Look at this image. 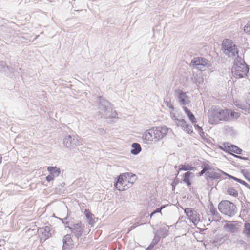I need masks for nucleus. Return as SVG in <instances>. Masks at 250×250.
I'll return each instance as SVG.
<instances>
[{"label":"nucleus","instance_id":"35","mask_svg":"<svg viewBox=\"0 0 250 250\" xmlns=\"http://www.w3.org/2000/svg\"><path fill=\"white\" fill-rule=\"evenodd\" d=\"M160 231L162 233V235L163 237H165L167 234L168 229H167L166 228L161 229H160Z\"/></svg>","mask_w":250,"mask_h":250},{"label":"nucleus","instance_id":"47","mask_svg":"<svg viewBox=\"0 0 250 250\" xmlns=\"http://www.w3.org/2000/svg\"><path fill=\"white\" fill-rule=\"evenodd\" d=\"M153 247H150V245L146 250H150V249L151 248H152Z\"/></svg>","mask_w":250,"mask_h":250},{"label":"nucleus","instance_id":"45","mask_svg":"<svg viewBox=\"0 0 250 250\" xmlns=\"http://www.w3.org/2000/svg\"><path fill=\"white\" fill-rule=\"evenodd\" d=\"M235 157H237V158H239L240 159H244V160H247V158H245V157H242L241 156H237V155H235Z\"/></svg>","mask_w":250,"mask_h":250},{"label":"nucleus","instance_id":"32","mask_svg":"<svg viewBox=\"0 0 250 250\" xmlns=\"http://www.w3.org/2000/svg\"><path fill=\"white\" fill-rule=\"evenodd\" d=\"M164 103L165 105L167 106V107H168L169 109H171L172 111H174L175 110V108L172 104L167 100L164 101Z\"/></svg>","mask_w":250,"mask_h":250},{"label":"nucleus","instance_id":"2","mask_svg":"<svg viewBox=\"0 0 250 250\" xmlns=\"http://www.w3.org/2000/svg\"><path fill=\"white\" fill-rule=\"evenodd\" d=\"M99 113L101 117L114 118L117 116V112L113 109V105L108 101L102 97H99Z\"/></svg>","mask_w":250,"mask_h":250},{"label":"nucleus","instance_id":"42","mask_svg":"<svg viewBox=\"0 0 250 250\" xmlns=\"http://www.w3.org/2000/svg\"><path fill=\"white\" fill-rule=\"evenodd\" d=\"M194 127L198 129V130L199 132H200L202 130V128L201 127H200V126H199L198 125H196V124L195 125Z\"/></svg>","mask_w":250,"mask_h":250},{"label":"nucleus","instance_id":"33","mask_svg":"<svg viewBox=\"0 0 250 250\" xmlns=\"http://www.w3.org/2000/svg\"><path fill=\"white\" fill-rule=\"evenodd\" d=\"M234 180L235 181H236L237 182H238L239 183L243 184V185H244L247 188H249L250 186L245 181H243V180H242L241 179H238L237 178H234Z\"/></svg>","mask_w":250,"mask_h":250},{"label":"nucleus","instance_id":"13","mask_svg":"<svg viewBox=\"0 0 250 250\" xmlns=\"http://www.w3.org/2000/svg\"><path fill=\"white\" fill-rule=\"evenodd\" d=\"M51 229L49 226H45L38 229V233L41 236V240L45 241L51 236Z\"/></svg>","mask_w":250,"mask_h":250},{"label":"nucleus","instance_id":"38","mask_svg":"<svg viewBox=\"0 0 250 250\" xmlns=\"http://www.w3.org/2000/svg\"><path fill=\"white\" fill-rule=\"evenodd\" d=\"M202 167L204 169H205L206 172L209 170L210 169V166H209L208 165V164H204L203 165H202Z\"/></svg>","mask_w":250,"mask_h":250},{"label":"nucleus","instance_id":"4","mask_svg":"<svg viewBox=\"0 0 250 250\" xmlns=\"http://www.w3.org/2000/svg\"><path fill=\"white\" fill-rule=\"evenodd\" d=\"M219 210L229 217L233 216L237 212L236 206L228 200L222 201L218 205Z\"/></svg>","mask_w":250,"mask_h":250},{"label":"nucleus","instance_id":"49","mask_svg":"<svg viewBox=\"0 0 250 250\" xmlns=\"http://www.w3.org/2000/svg\"><path fill=\"white\" fill-rule=\"evenodd\" d=\"M64 219V220H66L67 219V217H65Z\"/></svg>","mask_w":250,"mask_h":250},{"label":"nucleus","instance_id":"24","mask_svg":"<svg viewBox=\"0 0 250 250\" xmlns=\"http://www.w3.org/2000/svg\"><path fill=\"white\" fill-rule=\"evenodd\" d=\"M224 227L227 231L231 233H234L236 231L237 228L235 225L232 223H227Z\"/></svg>","mask_w":250,"mask_h":250},{"label":"nucleus","instance_id":"16","mask_svg":"<svg viewBox=\"0 0 250 250\" xmlns=\"http://www.w3.org/2000/svg\"><path fill=\"white\" fill-rule=\"evenodd\" d=\"M192 79L193 82L198 87L202 86L205 84V81L201 72L198 74H193Z\"/></svg>","mask_w":250,"mask_h":250},{"label":"nucleus","instance_id":"27","mask_svg":"<svg viewBox=\"0 0 250 250\" xmlns=\"http://www.w3.org/2000/svg\"><path fill=\"white\" fill-rule=\"evenodd\" d=\"M229 116L230 120H235L238 119L240 117V114L238 112L232 111L231 110L229 109Z\"/></svg>","mask_w":250,"mask_h":250},{"label":"nucleus","instance_id":"26","mask_svg":"<svg viewBox=\"0 0 250 250\" xmlns=\"http://www.w3.org/2000/svg\"><path fill=\"white\" fill-rule=\"evenodd\" d=\"M170 115L171 119L176 123V121H178L181 117V115L177 112H174L173 111L170 112Z\"/></svg>","mask_w":250,"mask_h":250},{"label":"nucleus","instance_id":"28","mask_svg":"<svg viewBox=\"0 0 250 250\" xmlns=\"http://www.w3.org/2000/svg\"><path fill=\"white\" fill-rule=\"evenodd\" d=\"M227 192L229 194L235 197H237L238 195V193L237 190L232 188H228L227 189Z\"/></svg>","mask_w":250,"mask_h":250},{"label":"nucleus","instance_id":"31","mask_svg":"<svg viewBox=\"0 0 250 250\" xmlns=\"http://www.w3.org/2000/svg\"><path fill=\"white\" fill-rule=\"evenodd\" d=\"M160 240V237L158 235H155L152 243L150 244V247H153L154 245L157 244Z\"/></svg>","mask_w":250,"mask_h":250},{"label":"nucleus","instance_id":"14","mask_svg":"<svg viewBox=\"0 0 250 250\" xmlns=\"http://www.w3.org/2000/svg\"><path fill=\"white\" fill-rule=\"evenodd\" d=\"M178 126L181 127L183 130L187 132L188 134L192 133V127L189 124H188L186 121L182 118H180L175 123Z\"/></svg>","mask_w":250,"mask_h":250},{"label":"nucleus","instance_id":"10","mask_svg":"<svg viewBox=\"0 0 250 250\" xmlns=\"http://www.w3.org/2000/svg\"><path fill=\"white\" fill-rule=\"evenodd\" d=\"M176 96L178 99V102L181 105H187L190 102L189 97L187 95V93L180 89H176L175 91Z\"/></svg>","mask_w":250,"mask_h":250},{"label":"nucleus","instance_id":"22","mask_svg":"<svg viewBox=\"0 0 250 250\" xmlns=\"http://www.w3.org/2000/svg\"><path fill=\"white\" fill-rule=\"evenodd\" d=\"M194 175V174L191 172H187L184 174V178L183 181L186 183L188 186H190L191 184L190 180V177Z\"/></svg>","mask_w":250,"mask_h":250},{"label":"nucleus","instance_id":"23","mask_svg":"<svg viewBox=\"0 0 250 250\" xmlns=\"http://www.w3.org/2000/svg\"><path fill=\"white\" fill-rule=\"evenodd\" d=\"M183 110L185 111L186 114L188 115L189 118V119L192 123H196L197 122L196 119L194 115L186 107L184 106L183 107Z\"/></svg>","mask_w":250,"mask_h":250},{"label":"nucleus","instance_id":"5","mask_svg":"<svg viewBox=\"0 0 250 250\" xmlns=\"http://www.w3.org/2000/svg\"><path fill=\"white\" fill-rule=\"evenodd\" d=\"M231 71L233 75L235 78H243L247 76L249 68L244 61H237L234 64Z\"/></svg>","mask_w":250,"mask_h":250},{"label":"nucleus","instance_id":"1","mask_svg":"<svg viewBox=\"0 0 250 250\" xmlns=\"http://www.w3.org/2000/svg\"><path fill=\"white\" fill-rule=\"evenodd\" d=\"M208 122L211 125L217 124L220 121H230L229 109L211 108L208 113Z\"/></svg>","mask_w":250,"mask_h":250},{"label":"nucleus","instance_id":"18","mask_svg":"<svg viewBox=\"0 0 250 250\" xmlns=\"http://www.w3.org/2000/svg\"><path fill=\"white\" fill-rule=\"evenodd\" d=\"M47 170L51 173L55 178L58 177L61 172L60 169L56 167L49 166L47 167Z\"/></svg>","mask_w":250,"mask_h":250},{"label":"nucleus","instance_id":"29","mask_svg":"<svg viewBox=\"0 0 250 250\" xmlns=\"http://www.w3.org/2000/svg\"><path fill=\"white\" fill-rule=\"evenodd\" d=\"M206 174L208 177L213 179H218L220 177V174L218 173H211L210 172H206Z\"/></svg>","mask_w":250,"mask_h":250},{"label":"nucleus","instance_id":"34","mask_svg":"<svg viewBox=\"0 0 250 250\" xmlns=\"http://www.w3.org/2000/svg\"><path fill=\"white\" fill-rule=\"evenodd\" d=\"M244 31L246 33H250V21L244 27Z\"/></svg>","mask_w":250,"mask_h":250},{"label":"nucleus","instance_id":"8","mask_svg":"<svg viewBox=\"0 0 250 250\" xmlns=\"http://www.w3.org/2000/svg\"><path fill=\"white\" fill-rule=\"evenodd\" d=\"M191 62L195 66L196 69L200 71H203L206 68H208L210 66L209 62L203 58H195L192 60Z\"/></svg>","mask_w":250,"mask_h":250},{"label":"nucleus","instance_id":"6","mask_svg":"<svg viewBox=\"0 0 250 250\" xmlns=\"http://www.w3.org/2000/svg\"><path fill=\"white\" fill-rule=\"evenodd\" d=\"M224 53L229 57L234 58L238 56V51L236 45L229 39H226L222 42Z\"/></svg>","mask_w":250,"mask_h":250},{"label":"nucleus","instance_id":"46","mask_svg":"<svg viewBox=\"0 0 250 250\" xmlns=\"http://www.w3.org/2000/svg\"><path fill=\"white\" fill-rule=\"evenodd\" d=\"M227 175L231 179H232L234 180V178H237L236 177H234V176H231V175Z\"/></svg>","mask_w":250,"mask_h":250},{"label":"nucleus","instance_id":"3","mask_svg":"<svg viewBox=\"0 0 250 250\" xmlns=\"http://www.w3.org/2000/svg\"><path fill=\"white\" fill-rule=\"evenodd\" d=\"M136 180V175L125 173L119 176L115 184L116 188L119 191H124L130 188Z\"/></svg>","mask_w":250,"mask_h":250},{"label":"nucleus","instance_id":"17","mask_svg":"<svg viewBox=\"0 0 250 250\" xmlns=\"http://www.w3.org/2000/svg\"><path fill=\"white\" fill-rule=\"evenodd\" d=\"M153 129L146 130L142 136V138L146 141H155V138L153 136Z\"/></svg>","mask_w":250,"mask_h":250},{"label":"nucleus","instance_id":"15","mask_svg":"<svg viewBox=\"0 0 250 250\" xmlns=\"http://www.w3.org/2000/svg\"><path fill=\"white\" fill-rule=\"evenodd\" d=\"M73 246V241L70 235L67 234L63 239V250H70Z\"/></svg>","mask_w":250,"mask_h":250},{"label":"nucleus","instance_id":"43","mask_svg":"<svg viewBox=\"0 0 250 250\" xmlns=\"http://www.w3.org/2000/svg\"><path fill=\"white\" fill-rule=\"evenodd\" d=\"M205 172H207L205 169H203L201 170V171L199 173V176L203 175Z\"/></svg>","mask_w":250,"mask_h":250},{"label":"nucleus","instance_id":"19","mask_svg":"<svg viewBox=\"0 0 250 250\" xmlns=\"http://www.w3.org/2000/svg\"><path fill=\"white\" fill-rule=\"evenodd\" d=\"M131 146L132 149H131L130 152L133 155H137L141 151V147L140 145L137 143H134L132 144Z\"/></svg>","mask_w":250,"mask_h":250},{"label":"nucleus","instance_id":"44","mask_svg":"<svg viewBox=\"0 0 250 250\" xmlns=\"http://www.w3.org/2000/svg\"><path fill=\"white\" fill-rule=\"evenodd\" d=\"M244 176H245V178L250 182V177L249 176V175L247 174H245Z\"/></svg>","mask_w":250,"mask_h":250},{"label":"nucleus","instance_id":"21","mask_svg":"<svg viewBox=\"0 0 250 250\" xmlns=\"http://www.w3.org/2000/svg\"><path fill=\"white\" fill-rule=\"evenodd\" d=\"M243 234L248 238H250V223L245 222L243 230Z\"/></svg>","mask_w":250,"mask_h":250},{"label":"nucleus","instance_id":"20","mask_svg":"<svg viewBox=\"0 0 250 250\" xmlns=\"http://www.w3.org/2000/svg\"><path fill=\"white\" fill-rule=\"evenodd\" d=\"M227 149L229 152H234L238 154H241L242 153V150L234 145L228 146Z\"/></svg>","mask_w":250,"mask_h":250},{"label":"nucleus","instance_id":"25","mask_svg":"<svg viewBox=\"0 0 250 250\" xmlns=\"http://www.w3.org/2000/svg\"><path fill=\"white\" fill-rule=\"evenodd\" d=\"M195 169L194 167H192L188 164H184L181 165L179 166V170H184V171H188V170H194Z\"/></svg>","mask_w":250,"mask_h":250},{"label":"nucleus","instance_id":"36","mask_svg":"<svg viewBox=\"0 0 250 250\" xmlns=\"http://www.w3.org/2000/svg\"><path fill=\"white\" fill-rule=\"evenodd\" d=\"M84 214L87 218L91 219L92 218V214L89 211L85 210Z\"/></svg>","mask_w":250,"mask_h":250},{"label":"nucleus","instance_id":"39","mask_svg":"<svg viewBox=\"0 0 250 250\" xmlns=\"http://www.w3.org/2000/svg\"><path fill=\"white\" fill-rule=\"evenodd\" d=\"M165 208V206H162L161 208H156L154 211H153V213H159L161 212V210L163 208Z\"/></svg>","mask_w":250,"mask_h":250},{"label":"nucleus","instance_id":"48","mask_svg":"<svg viewBox=\"0 0 250 250\" xmlns=\"http://www.w3.org/2000/svg\"><path fill=\"white\" fill-rule=\"evenodd\" d=\"M155 214V213H153V211L150 214V217L151 218L152 216Z\"/></svg>","mask_w":250,"mask_h":250},{"label":"nucleus","instance_id":"37","mask_svg":"<svg viewBox=\"0 0 250 250\" xmlns=\"http://www.w3.org/2000/svg\"><path fill=\"white\" fill-rule=\"evenodd\" d=\"M54 178L55 177L51 173H50L49 175L46 176V180L47 181L50 182L53 180Z\"/></svg>","mask_w":250,"mask_h":250},{"label":"nucleus","instance_id":"9","mask_svg":"<svg viewBox=\"0 0 250 250\" xmlns=\"http://www.w3.org/2000/svg\"><path fill=\"white\" fill-rule=\"evenodd\" d=\"M170 130L169 128L164 126L158 127L153 129V136L155 138V141H158L163 139Z\"/></svg>","mask_w":250,"mask_h":250},{"label":"nucleus","instance_id":"40","mask_svg":"<svg viewBox=\"0 0 250 250\" xmlns=\"http://www.w3.org/2000/svg\"><path fill=\"white\" fill-rule=\"evenodd\" d=\"M210 212L211 213V214L213 215H215V213H216V209L215 208H214L213 206H212L210 207Z\"/></svg>","mask_w":250,"mask_h":250},{"label":"nucleus","instance_id":"30","mask_svg":"<svg viewBox=\"0 0 250 250\" xmlns=\"http://www.w3.org/2000/svg\"><path fill=\"white\" fill-rule=\"evenodd\" d=\"M234 103V104L235 106H236L237 107H239V108H240L242 110L247 111V110L249 109L248 107H249L250 108V105H249L248 106H244L241 104H239L238 103V102L237 101L235 102Z\"/></svg>","mask_w":250,"mask_h":250},{"label":"nucleus","instance_id":"12","mask_svg":"<svg viewBox=\"0 0 250 250\" xmlns=\"http://www.w3.org/2000/svg\"><path fill=\"white\" fill-rule=\"evenodd\" d=\"M84 227V226L83 224L79 223L73 224L71 226H68V228L74 234L75 236L78 238L83 233Z\"/></svg>","mask_w":250,"mask_h":250},{"label":"nucleus","instance_id":"11","mask_svg":"<svg viewBox=\"0 0 250 250\" xmlns=\"http://www.w3.org/2000/svg\"><path fill=\"white\" fill-rule=\"evenodd\" d=\"M185 213L188 215L189 219L194 223V224H197L200 221V216L199 214L194 210L190 208H187L185 209Z\"/></svg>","mask_w":250,"mask_h":250},{"label":"nucleus","instance_id":"41","mask_svg":"<svg viewBox=\"0 0 250 250\" xmlns=\"http://www.w3.org/2000/svg\"><path fill=\"white\" fill-rule=\"evenodd\" d=\"M140 224L138 222L135 223L132 226H131L130 228V229L129 231L132 230L134 229L136 226H139Z\"/></svg>","mask_w":250,"mask_h":250},{"label":"nucleus","instance_id":"7","mask_svg":"<svg viewBox=\"0 0 250 250\" xmlns=\"http://www.w3.org/2000/svg\"><path fill=\"white\" fill-rule=\"evenodd\" d=\"M64 146L70 149L75 148L77 146L82 144V141L79 136L67 135L63 139V142Z\"/></svg>","mask_w":250,"mask_h":250}]
</instances>
